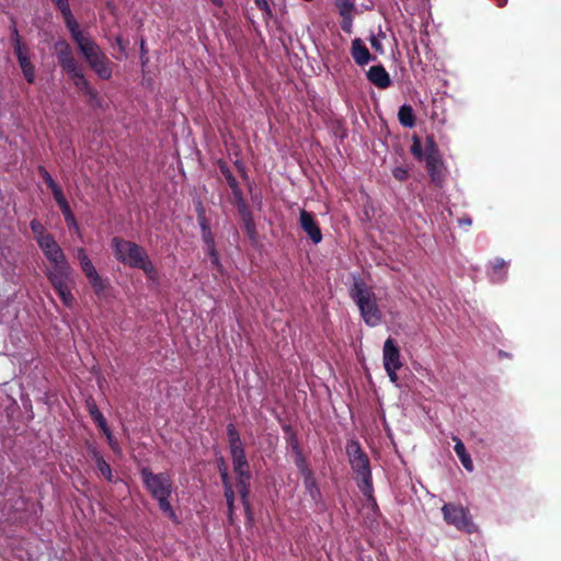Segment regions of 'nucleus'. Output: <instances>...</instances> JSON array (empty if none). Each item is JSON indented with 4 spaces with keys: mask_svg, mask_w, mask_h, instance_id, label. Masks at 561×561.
<instances>
[{
    "mask_svg": "<svg viewBox=\"0 0 561 561\" xmlns=\"http://www.w3.org/2000/svg\"><path fill=\"white\" fill-rule=\"evenodd\" d=\"M345 451L360 492L367 501L371 502L374 507H377V502L374 497L370 460L367 454L363 450L359 442L355 439L347 442Z\"/></svg>",
    "mask_w": 561,
    "mask_h": 561,
    "instance_id": "obj_1",
    "label": "nucleus"
},
{
    "mask_svg": "<svg viewBox=\"0 0 561 561\" xmlns=\"http://www.w3.org/2000/svg\"><path fill=\"white\" fill-rule=\"evenodd\" d=\"M144 486L158 502L159 508L171 519H175V513L170 503V496L173 492V483L168 472L153 473L148 467H142L139 471Z\"/></svg>",
    "mask_w": 561,
    "mask_h": 561,
    "instance_id": "obj_2",
    "label": "nucleus"
},
{
    "mask_svg": "<svg viewBox=\"0 0 561 561\" xmlns=\"http://www.w3.org/2000/svg\"><path fill=\"white\" fill-rule=\"evenodd\" d=\"M350 296L359 309L360 317L368 327H377L382 320V312L378 307L377 297L373 288L360 279H355Z\"/></svg>",
    "mask_w": 561,
    "mask_h": 561,
    "instance_id": "obj_3",
    "label": "nucleus"
},
{
    "mask_svg": "<svg viewBox=\"0 0 561 561\" xmlns=\"http://www.w3.org/2000/svg\"><path fill=\"white\" fill-rule=\"evenodd\" d=\"M51 265L53 268L48 272L47 277L62 304L71 308L75 302V297L71 293V285L73 284L72 268L67 259Z\"/></svg>",
    "mask_w": 561,
    "mask_h": 561,
    "instance_id": "obj_4",
    "label": "nucleus"
},
{
    "mask_svg": "<svg viewBox=\"0 0 561 561\" xmlns=\"http://www.w3.org/2000/svg\"><path fill=\"white\" fill-rule=\"evenodd\" d=\"M112 248L116 260L131 268H137L148 257L141 245L119 237L112 239Z\"/></svg>",
    "mask_w": 561,
    "mask_h": 561,
    "instance_id": "obj_5",
    "label": "nucleus"
},
{
    "mask_svg": "<svg viewBox=\"0 0 561 561\" xmlns=\"http://www.w3.org/2000/svg\"><path fill=\"white\" fill-rule=\"evenodd\" d=\"M79 49L99 78L103 80L111 79L113 72L112 62L94 39L91 38L80 46Z\"/></svg>",
    "mask_w": 561,
    "mask_h": 561,
    "instance_id": "obj_6",
    "label": "nucleus"
},
{
    "mask_svg": "<svg viewBox=\"0 0 561 561\" xmlns=\"http://www.w3.org/2000/svg\"><path fill=\"white\" fill-rule=\"evenodd\" d=\"M442 513L444 520L456 529L467 534H473L477 531V526L467 507L454 503H446L442 507Z\"/></svg>",
    "mask_w": 561,
    "mask_h": 561,
    "instance_id": "obj_7",
    "label": "nucleus"
},
{
    "mask_svg": "<svg viewBox=\"0 0 561 561\" xmlns=\"http://www.w3.org/2000/svg\"><path fill=\"white\" fill-rule=\"evenodd\" d=\"M425 168L431 178V181L436 186H442L444 182V161L442 160L439 149L433 136H427L425 139Z\"/></svg>",
    "mask_w": 561,
    "mask_h": 561,
    "instance_id": "obj_8",
    "label": "nucleus"
},
{
    "mask_svg": "<svg viewBox=\"0 0 561 561\" xmlns=\"http://www.w3.org/2000/svg\"><path fill=\"white\" fill-rule=\"evenodd\" d=\"M55 55L60 68L66 72H72L80 68L73 56L72 48L66 39H59L54 45Z\"/></svg>",
    "mask_w": 561,
    "mask_h": 561,
    "instance_id": "obj_9",
    "label": "nucleus"
},
{
    "mask_svg": "<svg viewBox=\"0 0 561 561\" xmlns=\"http://www.w3.org/2000/svg\"><path fill=\"white\" fill-rule=\"evenodd\" d=\"M299 224L301 229L307 233L310 240L318 244L322 241V232L318 221L312 213L301 209L299 213Z\"/></svg>",
    "mask_w": 561,
    "mask_h": 561,
    "instance_id": "obj_10",
    "label": "nucleus"
},
{
    "mask_svg": "<svg viewBox=\"0 0 561 561\" xmlns=\"http://www.w3.org/2000/svg\"><path fill=\"white\" fill-rule=\"evenodd\" d=\"M46 259L53 264L66 259V255L53 234L37 243Z\"/></svg>",
    "mask_w": 561,
    "mask_h": 561,
    "instance_id": "obj_11",
    "label": "nucleus"
},
{
    "mask_svg": "<svg viewBox=\"0 0 561 561\" xmlns=\"http://www.w3.org/2000/svg\"><path fill=\"white\" fill-rule=\"evenodd\" d=\"M382 360L385 368L402 367V363L400 360V350L397 346L394 340L391 337H388L383 344Z\"/></svg>",
    "mask_w": 561,
    "mask_h": 561,
    "instance_id": "obj_12",
    "label": "nucleus"
},
{
    "mask_svg": "<svg viewBox=\"0 0 561 561\" xmlns=\"http://www.w3.org/2000/svg\"><path fill=\"white\" fill-rule=\"evenodd\" d=\"M67 75L73 81V84L79 91L88 95L91 100L98 99V91L93 89L87 80L81 67Z\"/></svg>",
    "mask_w": 561,
    "mask_h": 561,
    "instance_id": "obj_13",
    "label": "nucleus"
},
{
    "mask_svg": "<svg viewBox=\"0 0 561 561\" xmlns=\"http://www.w3.org/2000/svg\"><path fill=\"white\" fill-rule=\"evenodd\" d=\"M367 79L379 89H387L391 85L390 76L382 65L371 66L367 71Z\"/></svg>",
    "mask_w": 561,
    "mask_h": 561,
    "instance_id": "obj_14",
    "label": "nucleus"
},
{
    "mask_svg": "<svg viewBox=\"0 0 561 561\" xmlns=\"http://www.w3.org/2000/svg\"><path fill=\"white\" fill-rule=\"evenodd\" d=\"M351 55L358 66H365L375 59L364 42L358 37L352 41Z\"/></svg>",
    "mask_w": 561,
    "mask_h": 561,
    "instance_id": "obj_15",
    "label": "nucleus"
},
{
    "mask_svg": "<svg viewBox=\"0 0 561 561\" xmlns=\"http://www.w3.org/2000/svg\"><path fill=\"white\" fill-rule=\"evenodd\" d=\"M66 26L69 30L72 39L77 44L78 48L82 46L84 43L91 39L90 36H84L82 32L79 30V24L76 21L72 12L62 15Z\"/></svg>",
    "mask_w": 561,
    "mask_h": 561,
    "instance_id": "obj_16",
    "label": "nucleus"
},
{
    "mask_svg": "<svg viewBox=\"0 0 561 561\" xmlns=\"http://www.w3.org/2000/svg\"><path fill=\"white\" fill-rule=\"evenodd\" d=\"M240 219L243 224L244 231L249 239L251 241H256L257 238V231H256V225L254 222L253 214L250 209V207L240 209L238 211Z\"/></svg>",
    "mask_w": 561,
    "mask_h": 561,
    "instance_id": "obj_17",
    "label": "nucleus"
},
{
    "mask_svg": "<svg viewBox=\"0 0 561 561\" xmlns=\"http://www.w3.org/2000/svg\"><path fill=\"white\" fill-rule=\"evenodd\" d=\"M90 453L92 455V458L94 459L95 461V466L98 468V470L100 471V473L103 476V478L108 481V482H113L114 480V476H113V471H112V468L111 466L106 462V460L104 459V457L100 454V451L95 448V447H92L90 449Z\"/></svg>",
    "mask_w": 561,
    "mask_h": 561,
    "instance_id": "obj_18",
    "label": "nucleus"
},
{
    "mask_svg": "<svg viewBox=\"0 0 561 561\" xmlns=\"http://www.w3.org/2000/svg\"><path fill=\"white\" fill-rule=\"evenodd\" d=\"M454 440L456 442L454 449H455V453L458 456L460 462L468 471H472L473 463L470 458V455L466 450L463 443L457 437H454Z\"/></svg>",
    "mask_w": 561,
    "mask_h": 561,
    "instance_id": "obj_19",
    "label": "nucleus"
},
{
    "mask_svg": "<svg viewBox=\"0 0 561 561\" xmlns=\"http://www.w3.org/2000/svg\"><path fill=\"white\" fill-rule=\"evenodd\" d=\"M398 119L402 126L412 128L415 125V115L412 106L408 104L400 106Z\"/></svg>",
    "mask_w": 561,
    "mask_h": 561,
    "instance_id": "obj_20",
    "label": "nucleus"
},
{
    "mask_svg": "<svg viewBox=\"0 0 561 561\" xmlns=\"http://www.w3.org/2000/svg\"><path fill=\"white\" fill-rule=\"evenodd\" d=\"M88 410H89V413H90L92 420L96 423L98 427L102 432H107L108 426H107L106 420H105L104 415L102 414V412L99 410V408L94 401L88 402Z\"/></svg>",
    "mask_w": 561,
    "mask_h": 561,
    "instance_id": "obj_21",
    "label": "nucleus"
},
{
    "mask_svg": "<svg viewBox=\"0 0 561 561\" xmlns=\"http://www.w3.org/2000/svg\"><path fill=\"white\" fill-rule=\"evenodd\" d=\"M89 279V283L91 285V287L93 288V291L94 294L99 297V298H102L104 297V293H105V289L107 288L108 286V280L107 279H103L99 273L93 275L92 277L88 278Z\"/></svg>",
    "mask_w": 561,
    "mask_h": 561,
    "instance_id": "obj_22",
    "label": "nucleus"
},
{
    "mask_svg": "<svg viewBox=\"0 0 561 561\" xmlns=\"http://www.w3.org/2000/svg\"><path fill=\"white\" fill-rule=\"evenodd\" d=\"M304 482H305L306 490L310 494L311 499L317 501L321 496V492H320V489L318 486V483H317V480H316L313 473H311L310 476L304 477Z\"/></svg>",
    "mask_w": 561,
    "mask_h": 561,
    "instance_id": "obj_23",
    "label": "nucleus"
},
{
    "mask_svg": "<svg viewBox=\"0 0 561 561\" xmlns=\"http://www.w3.org/2000/svg\"><path fill=\"white\" fill-rule=\"evenodd\" d=\"M30 228H31V231L34 234V239L36 240L37 243L41 242L42 240L46 239L47 236L51 234V233L47 232L44 225L41 221H38L37 219H33L30 222Z\"/></svg>",
    "mask_w": 561,
    "mask_h": 561,
    "instance_id": "obj_24",
    "label": "nucleus"
},
{
    "mask_svg": "<svg viewBox=\"0 0 561 561\" xmlns=\"http://www.w3.org/2000/svg\"><path fill=\"white\" fill-rule=\"evenodd\" d=\"M19 65L21 67V70L23 72V76H24L25 80L28 83H31V84L34 83V81H35V67L32 64L30 57L26 58V59H21V61H19Z\"/></svg>",
    "mask_w": 561,
    "mask_h": 561,
    "instance_id": "obj_25",
    "label": "nucleus"
},
{
    "mask_svg": "<svg viewBox=\"0 0 561 561\" xmlns=\"http://www.w3.org/2000/svg\"><path fill=\"white\" fill-rule=\"evenodd\" d=\"M251 479H237V489L238 493L240 495L241 502H247L250 500V493H251Z\"/></svg>",
    "mask_w": 561,
    "mask_h": 561,
    "instance_id": "obj_26",
    "label": "nucleus"
},
{
    "mask_svg": "<svg viewBox=\"0 0 561 561\" xmlns=\"http://www.w3.org/2000/svg\"><path fill=\"white\" fill-rule=\"evenodd\" d=\"M217 165L220 170V173L225 176L229 187L236 186L238 183L237 179L233 176L230 168L224 160H218Z\"/></svg>",
    "mask_w": 561,
    "mask_h": 561,
    "instance_id": "obj_27",
    "label": "nucleus"
},
{
    "mask_svg": "<svg viewBox=\"0 0 561 561\" xmlns=\"http://www.w3.org/2000/svg\"><path fill=\"white\" fill-rule=\"evenodd\" d=\"M137 268L141 270L149 279H158V272L149 256Z\"/></svg>",
    "mask_w": 561,
    "mask_h": 561,
    "instance_id": "obj_28",
    "label": "nucleus"
},
{
    "mask_svg": "<svg viewBox=\"0 0 561 561\" xmlns=\"http://www.w3.org/2000/svg\"><path fill=\"white\" fill-rule=\"evenodd\" d=\"M230 188L232 191V195H233V199H234V205H236L238 211L240 209L248 208L249 206L247 204V201L243 197V194H242V191L240 188V185L237 184L236 186H231Z\"/></svg>",
    "mask_w": 561,
    "mask_h": 561,
    "instance_id": "obj_29",
    "label": "nucleus"
},
{
    "mask_svg": "<svg viewBox=\"0 0 561 561\" xmlns=\"http://www.w3.org/2000/svg\"><path fill=\"white\" fill-rule=\"evenodd\" d=\"M335 5L342 18L353 15V11L355 10L354 3L350 0H336Z\"/></svg>",
    "mask_w": 561,
    "mask_h": 561,
    "instance_id": "obj_30",
    "label": "nucleus"
},
{
    "mask_svg": "<svg viewBox=\"0 0 561 561\" xmlns=\"http://www.w3.org/2000/svg\"><path fill=\"white\" fill-rule=\"evenodd\" d=\"M295 463L299 469L300 473L302 474V477L310 476L311 473H313L309 468L302 451L295 455Z\"/></svg>",
    "mask_w": 561,
    "mask_h": 561,
    "instance_id": "obj_31",
    "label": "nucleus"
},
{
    "mask_svg": "<svg viewBox=\"0 0 561 561\" xmlns=\"http://www.w3.org/2000/svg\"><path fill=\"white\" fill-rule=\"evenodd\" d=\"M60 211L62 213V216L67 222V226L71 229H78V222H77V219L70 208V205L67 204L62 207H60Z\"/></svg>",
    "mask_w": 561,
    "mask_h": 561,
    "instance_id": "obj_32",
    "label": "nucleus"
},
{
    "mask_svg": "<svg viewBox=\"0 0 561 561\" xmlns=\"http://www.w3.org/2000/svg\"><path fill=\"white\" fill-rule=\"evenodd\" d=\"M411 153L419 161L424 159L425 150L423 151L421 139L417 136L412 139Z\"/></svg>",
    "mask_w": 561,
    "mask_h": 561,
    "instance_id": "obj_33",
    "label": "nucleus"
},
{
    "mask_svg": "<svg viewBox=\"0 0 561 561\" xmlns=\"http://www.w3.org/2000/svg\"><path fill=\"white\" fill-rule=\"evenodd\" d=\"M50 191H51L54 199L57 203L59 208L69 204L67 198L64 195L62 190L60 188V186L58 184L50 187Z\"/></svg>",
    "mask_w": 561,
    "mask_h": 561,
    "instance_id": "obj_34",
    "label": "nucleus"
},
{
    "mask_svg": "<svg viewBox=\"0 0 561 561\" xmlns=\"http://www.w3.org/2000/svg\"><path fill=\"white\" fill-rule=\"evenodd\" d=\"M12 47L14 49V54L18 58V61H21V59H26L30 57L28 47L23 42H21L19 44H14V45H12Z\"/></svg>",
    "mask_w": 561,
    "mask_h": 561,
    "instance_id": "obj_35",
    "label": "nucleus"
},
{
    "mask_svg": "<svg viewBox=\"0 0 561 561\" xmlns=\"http://www.w3.org/2000/svg\"><path fill=\"white\" fill-rule=\"evenodd\" d=\"M241 503H242L244 514H245V524H247V526L252 527L254 524V512H253L252 504H251L250 500L247 502H241Z\"/></svg>",
    "mask_w": 561,
    "mask_h": 561,
    "instance_id": "obj_36",
    "label": "nucleus"
},
{
    "mask_svg": "<svg viewBox=\"0 0 561 561\" xmlns=\"http://www.w3.org/2000/svg\"><path fill=\"white\" fill-rule=\"evenodd\" d=\"M218 470L220 473L222 485L231 483L230 476L224 458H220V460L218 461Z\"/></svg>",
    "mask_w": 561,
    "mask_h": 561,
    "instance_id": "obj_37",
    "label": "nucleus"
},
{
    "mask_svg": "<svg viewBox=\"0 0 561 561\" xmlns=\"http://www.w3.org/2000/svg\"><path fill=\"white\" fill-rule=\"evenodd\" d=\"M10 42H11V45L19 44L22 42L19 30L16 27L15 19L13 16L11 18Z\"/></svg>",
    "mask_w": 561,
    "mask_h": 561,
    "instance_id": "obj_38",
    "label": "nucleus"
},
{
    "mask_svg": "<svg viewBox=\"0 0 561 561\" xmlns=\"http://www.w3.org/2000/svg\"><path fill=\"white\" fill-rule=\"evenodd\" d=\"M37 172L49 188L57 184L45 167L39 165Z\"/></svg>",
    "mask_w": 561,
    "mask_h": 561,
    "instance_id": "obj_39",
    "label": "nucleus"
},
{
    "mask_svg": "<svg viewBox=\"0 0 561 561\" xmlns=\"http://www.w3.org/2000/svg\"><path fill=\"white\" fill-rule=\"evenodd\" d=\"M507 262H505L502 257H495L491 263L493 274H500L502 271L507 268Z\"/></svg>",
    "mask_w": 561,
    "mask_h": 561,
    "instance_id": "obj_40",
    "label": "nucleus"
},
{
    "mask_svg": "<svg viewBox=\"0 0 561 561\" xmlns=\"http://www.w3.org/2000/svg\"><path fill=\"white\" fill-rule=\"evenodd\" d=\"M233 471L237 474V479H251L250 465L233 466Z\"/></svg>",
    "mask_w": 561,
    "mask_h": 561,
    "instance_id": "obj_41",
    "label": "nucleus"
},
{
    "mask_svg": "<svg viewBox=\"0 0 561 561\" xmlns=\"http://www.w3.org/2000/svg\"><path fill=\"white\" fill-rule=\"evenodd\" d=\"M80 267L82 270V273L87 278L92 277L93 275L98 274V271L95 270L93 263L91 260L85 261L84 263L80 264Z\"/></svg>",
    "mask_w": 561,
    "mask_h": 561,
    "instance_id": "obj_42",
    "label": "nucleus"
},
{
    "mask_svg": "<svg viewBox=\"0 0 561 561\" xmlns=\"http://www.w3.org/2000/svg\"><path fill=\"white\" fill-rule=\"evenodd\" d=\"M201 232H202V239H203L204 243L206 244L207 249L216 247L211 229H204Z\"/></svg>",
    "mask_w": 561,
    "mask_h": 561,
    "instance_id": "obj_43",
    "label": "nucleus"
},
{
    "mask_svg": "<svg viewBox=\"0 0 561 561\" xmlns=\"http://www.w3.org/2000/svg\"><path fill=\"white\" fill-rule=\"evenodd\" d=\"M207 253L208 255L210 256V260H211V264L219 271L221 272V264H220V261H219V255H218V252L216 250V247L214 248H209L207 249Z\"/></svg>",
    "mask_w": 561,
    "mask_h": 561,
    "instance_id": "obj_44",
    "label": "nucleus"
},
{
    "mask_svg": "<svg viewBox=\"0 0 561 561\" xmlns=\"http://www.w3.org/2000/svg\"><path fill=\"white\" fill-rule=\"evenodd\" d=\"M254 3L267 18L272 16V10L267 0H254Z\"/></svg>",
    "mask_w": 561,
    "mask_h": 561,
    "instance_id": "obj_45",
    "label": "nucleus"
},
{
    "mask_svg": "<svg viewBox=\"0 0 561 561\" xmlns=\"http://www.w3.org/2000/svg\"><path fill=\"white\" fill-rule=\"evenodd\" d=\"M392 175L398 181H404L408 179V170L403 167H397L392 170Z\"/></svg>",
    "mask_w": 561,
    "mask_h": 561,
    "instance_id": "obj_46",
    "label": "nucleus"
},
{
    "mask_svg": "<svg viewBox=\"0 0 561 561\" xmlns=\"http://www.w3.org/2000/svg\"><path fill=\"white\" fill-rule=\"evenodd\" d=\"M369 42H370L371 48L376 53H379V54H383L385 53L383 46L381 44V41L375 34L370 35Z\"/></svg>",
    "mask_w": 561,
    "mask_h": 561,
    "instance_id": "obj_47",
    "label": "nucleus"
},
{
    "mask_svg": "<svg viewBox=\"0 0 561 561\" xmlns=\"http://www.w3.org/2000/svg\"><path fill=\"white\" fill-rule=\"evenodd\" d=\"M53 3L58 8L61 15L71 12L69 0H55Z\"/></svg>",
    "mask_w": 561,
    "mask_h": 561,
    "instance_id": "obj_48",
    "label": "nucleus"
},
{
    "mask_svg": "<svg viewBox=\"0 0 561 561\" xmlns=\"http://www.w3.org/2000/svg\"><path fill=\"white\" fill-rule=\"evenodd\" d=\"M341 28L347 33L351 34L353 30V15L350 16H343L341 22Z\"/></svg>",
    "mask_w": 561,
    "mask_h": 561,
    "instance_id": "obj_49",
    "label": "nucleus"
},
{
    "mask_svg": "<svg viewBox=\"0 0 561 561\" xmlns=\"http://www.w3.org/2000/svg\"><path fill=\"white\" fill-rule=\"evenodd\" d=\"M224 494L226 499V503L228 502H234V491L232 488V483L224 484Z\"/></svg>",
    "mask_w": 561,
    "mask_h": 561,
    "instance_id": "obj_50",
    "label": "nucleus"
},
{
    "mask_svg": "<svg viewBox=\"0 0 561 561\" xmlns=\"http://www.w3.org/2000/svg\"><path fill=\"white\" fill-rule=\"evenodd\" d=\"M288 444L290 445V447H291L293 451L295 453V455L302 451L301 448H300L298 438H297L295 433L290 434V436L288 438Z\"/></svg>",
    "mask_w": 561,
    "mask_h": 561,
    "instance_id": "obj_51",
    "label": "nucleus"
},
{
    "mask_svg": "<svg viewBox=\"0 0 561 561\" xmlns=\"http://www.w3.org/2000/svg\"><path fill=\"white\" fill-rule=\"evenodd\" d=\"M228 522L231 526L236 524V514H234V502H228Z\"/></svg>",
    "mask_w": 561,
    "mask_h": 561,
    "instance_id": "obj_52",
    "label": "nucleus"
},
{
    "mask_svg": "<svg viewBox=\"0 0 561 561\" xmlns=\"http://www.w3.org/2000/svg\"><path fill=\"white\" fill-rule=\"evenodd\" d=\"M227 436H228V440L237 439L240 437L239 432L237 431L236 426L232 423L227 425Z\"/></svg>",
    "mask_w": 561,
    "mask_h": 561,
    "instance_id": "obj_53",
    "label": "nucleus"
},
{
    "mask_svg": "<svg viewBox=\"0 0 561 561\" xmlns=\"http://www.w3.org/2000/svg\"><path fill=\"white\" fill-rule=\"evenodd\" d=\"M103 434L106 436V438H107V443H108V445L111 446V448H112L113 450H118V444H117V442L114 439L113 434H112V432H111L110 427H107V432H103Z\"/></svg>",
    "mask_w": 561,
    "mask_h": 561,
    "instance_id": "obj_54",
    "label": "nucleus"
},
{
    "mask_svg": "<svg viewBox=\"0 0 561 561\" xmlns=\"http://www.w3.org/2000/svg\"><path fill=\"white\" fill-rule=\"evenodd\" d=\"M401 367H389V368H385L389 379L392 381V382H397L398 380V375H397V370H399Z\"/></svg>",
    "mask_w": 561,
    "mask_h": 561,
    "instance_id": "obj_55",
    "label": "nucleus"
},
{
    "mask_svg": "<svg viewBox=\"0 0 561 561\" xmlns=\"http://www.w3.org/2000/svg\"><path fill=\"white\" fill-rule=\"evenodd\" d=\"M77 259L79 261V264L84 263L85 261L90 260V257L88 256V254L83 248L77 249Z\"/></svg>",
    "mask_w": 561,
    "mask_h": 561,
    "instance_id": "obj_56",
    "label": "nucleus"
},
{
    "mask_svg": "<svg viewBox=\"0 0 561 561\" xmlns=\"http://www.w3.org/2000/svg\"><path fill=\"white\" fill-rule=\"evenodd\" d=\"M229 449L230 451L234 450V449H240L243 447V444H242V440L241 438H237V439H229Z\"/></svg>",
    "mask_w": 561,
    "mask_h": 561,
    "instance_id": "obj_57",
    "label": "nucleus"
},
{
    "mask_svg": "<svg viewBox=\"0 0 561 561\" xmlns=\"http://www.w3.org/2000/svg\"><path fill=\"white\" fill-rule=\"evenodd\" d=\"M197 222L201 228V231H203L204 229H210V222L207 216L197 218Z\"/></svg>",
    "mask_w": 561,
    "mask_h": 561,
    "instance_id": "obj_58",
    "label": "nucleus"
},
{
    "mask_svg": "<svg viewBox=\"0 0 561 561\" xmlns=\"http://www.w3.org/2000/svg\"><path fill=\"white\" fill-rule=\"evenodd\" d=\"M232 459V466H240V465H249V461L247 459V456H238V457H233L231 458Z\"/></svg>",
    "mask_w": 561,
    "mask_h": 561,
    "instance_id": "obj_59",
    "label": "nucleus"
},
{
    "mask_svg": "<svg viewBox=\"0 0 561 561\" xmlns=\"http://www.w3.org/2000/svg\"><path fill=\"white\" fill-rule=\"evenodd\" d=\"M195 211H196V216L197 218L199 217H205L206 216V210L202 204V202H197L196 205H195Z\"/></svg>",
    "mask_w": 561,
    "mask_h": 561,
    "instance_id": "obj_60",
    "label": "nucleus"
},
{
    "mask_svg": "<svg viewBox=\"0 0 561 561\" xmlns=\"http://www.w3.org/2000/svg\"><path fill=\"white\" fill-rule=\"evenodd\" d=\"M230 455H231V458L238 457V456H244L245 455L244 447L230 451Z\"/></svg>",
    "mask_w": 561,
    "mask_h": 561,
    "instance_id": "obj_61",
    "label": "nucleus"
},
{
    "mask_svg": "<svg viewBox=\"0 0 561 561\" xmlns=\"http://www.w3.org/2000/svg\"><path fill=\"white\" fill-rule=\"evenodd\" d=\"M210 1L217 8H222L224 7V0H210Z\"/></svg>",
    "mask_w": 561,
    "mask_h": 561,
    "instance_id": "obj_62",
    "label": "nucleus"
},
{
    "mask_svg": "<svg viewBox=\"0 0 561 561\" xmlns=\"http://www.w3.org/2000/svg\"><path fill=\"white\" fill-rule=\"evenodd\" d=\"M496 5L500 7V8H503L506 3H507V0H494Z\"/></svg>",
    "mask_w": 561,
    "mask_h": 561,
    "instance_id": "obj_63",
    "label": "nucleus"
},
{
    "mask_svg": "<svg viewBox=\"0 0 561 561\" xmlns=\"http://www.w3.org/2000/svg\"><path fill=\"white\" fill-rule=\"evenodd\" d=\"M376 36H377L379 39H381V38H385V37H386V34H385V32H382V31H381V28H379V33H378V35H376Z\"/></svg>",
    "mask_w": 561,
    "mask_h": 561,
    "instance_id": "obj_64",
    "label": "nucleus"
}]
</instances>
